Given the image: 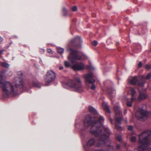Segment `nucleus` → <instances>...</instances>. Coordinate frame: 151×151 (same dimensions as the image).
Instances as JSON below:
<instances>
[{"instance_id":"nucleus-31","label":"nucleus","mask_w":151,"mask_h":151,"mask_svg":"<svg viewBox=\"0 0 151 151\" xmlns=\"http://www.w3.org/2000/svg\"><path fill=\"white\" fill-rule=\"evenodd\" d=\"M77 6H75L73 7L72 8V10L73 11H75L77 10Z\"/></svg>"},{"instance_id":"nucleus-8","label":"nucleus","mask_w":151,"mask_h":151,"mask_svg":"<svg viewBox=\"0 0 151 151\" xmlns=\"http://www.w3.org/2000/svg\"><path fill=\"white\" fill-rule=\"evenodd\" d=\"M69 50L70 51V52L68 58L72 63H74L81 59V57L78 54V51L73 50L72 48H70Z\"/></svg>"},{"instance_id":"nucleus-17","label":"nucleus","mask_w":151,"mask_h":151,"mask_svg":"<svg viewBox=\"0 0 151 151\" xmlns=\"http://www.w3.org/2000/svg\"><path fill=\"white\" fill-rule=\"evenodd\" d=\"M129 91L131 93V95L132 96V100H134L136 99V97L135 96V94L136 92L135 89L133 88H130L129 89Z\"/></svg>"},{"instance_id":"nucleus-22","label":"nucleus","mask_w":151,"mask_h":151,"mask_svg":"<svg viewBox=\"0 0 151 151\" xmlns=\"http://www.w3.org/2000/svg\"><path fill=\"white\" fill-rule=\"evenodd\" d=\"M64 64L66 68H68L70 66V63L68 61H65Z\"/></svg>"},{"instance_id":"nucleus-36","label":"nucleus","mask_w":151,"mask_h":151,"mask_svg":"<svg viewBox=\"0 0 151 151\" xmlns=\"http://www.w3.org/2000/svg\"><path fill=\"white\" fill-rule=\"evenodd\" d=\"M4 51V50H2L0 51V57H1V55L3 54V52Z\"/></svg>"},{"instance_id":"nucleus-28","label":"nucleus","mask_w":151,"mask_h":151,"mask_svg":"<svg viewBox=\"0 0 151 151\" xmlns=\"http://www.w3.org/2000/svg\"><path fill=\"white\" fill-rule=\"evenodd\" d=\"M145 68L147 69H150L151 68V65L148 64H147L145 66Z\"/></svg>"},{"instance_id":"nucleus-24","label":"nucleus","mask_w":151,"mask_h":151,"mask_svg":"<svg viewBox=\"0 0 151 151\" xmlns=\"http://www.w3.org/2000/svg\"><path fill=\"white\" fill-rule=\"evenodd\" d=\"M116 138L120 142L122 139V136L120 135H117L116 136Z\"/></svg>"},{"instance_id":"nucleus-25","label":"nucleus","mask_w":151,"mask_h":151,"mask_svg":"<svg viewBox=\"0 0 151 151\" xmlns=\"http://www.w3.org/2000/svg\"><path fill=\"white\" fill-rule=\"evenodd\" d=\"M131 140L132 142H134L136 141V138L135 137L132 136L131 138Z\"/></svg>"},{"instance_id":"nucleus-33","label":"nucleus","mask_w":151,"mask_h":151,"mask_svg":"<svg viewBox=\"0 0 151 151\" xmlns=\"http://www.w3.org/2000/svg\"><path fill=\"white\" fill-rule=\"evenodd\" d=\"M142 63L141 62H140L138 64V66L139 68L141 67L142 65Z\"/></svg>"},{"instance_id":"nucleus-10","label":"nucleus","mask_w":151,"mask_h":151,"mask_svg":"<svg viewBox=\"0 0 151 151\" xmlns=\"http://www.w3.org/2000/svg\"><path fill=\"white\" fill-rule=\"evenodd\" d=\"M151 114L150 112H148L142 109H139L136 112L135 115L137 118L139 119L144 120L147 118Z\"/></svg>"},{"instance_id":"nucleus-32","label":"nucleus","mask_w":151,"mask_h":151,"mask_svg":"<svg viewBox=\"0 0 151 151\" xmlns=\"http://www.w3.org/2000/svg\"><path fill=\"white\" fill-rule=\"evenodd\" d=\"M95 151H108L107 150L103 149H97L95 150Z\"/></svg>"},{"instance_id":"nucleus-23","label":"nucleus","mask_w":151,"mask_h":151,"mask_svg":"<svg viewBox=\"0 0 151 151\" xmlns=\"http://www.w3.org/2000/svg\"><path fill=\"white\" fill-rule=\"evenodd\" d=\"M63 15L64 16H65L67 15L68 13L67 10L65 9L64 7H63Z\"/></svg>"},{"instance_id":"nucleus-15","label":"nucleus","mask_w":151,"mask_h":151,"mask_svg":"<svg viewBox=\"0 0 151 151\" xmlns=\"http://www.w3.org/2000/svg\"><path fill=\"white\" fill-rule=\"evenodd\" d=\"M139 92V95L138 98V100H140L145 99L147 97V95L145 92V89H142L141 91L139 88H138Z\"/></svg>"},{"instance_id":"nucleus-41","label":"nucleus","mask_w":151,"mask_h":151,"mask_svg":"<svg viewBox=\"0 0 151 151\" xmlns=\"http://www.w3.org/2000/svg\"><path fill=\"white\" fill-rule=\"evenodd\" d=\"M42 51L43 52H44L45 50H44V49H42Z\"/></svg>"},{"instance_id":"nucleus-11","label":"nucleus","mask_w":151,"mask_h":151,"mask_svg":"<svg viewBox=\"0 0 151 151\" xmlns=\"http://www.w3.org/2000/svg\"><path fill=\"white\" fill-rule=\"evenodd\" d=\"M56 74L53 71L50 70L47 73V76L45 78V82L47 83H49L52 81L55 78Z\"/></svg>"},{"instance_id":"nucleus-1","label":"nucleus","mask_w":151,"mask_h":151,"mask_svg":"<svg viewBox=\"0 0 151 151\" xmlns=\"http://www.w3.org/2000/svg\"><path fill=\"white\" fill-rule=\"evenodd\" d=\"M6 71H2L0 74V78L2 79ZM23 73L21 71L17 72V76L15 78L13 82L9 81L3 82L0 81V88L2 89L3 93L8 96L12 94L13 95L17 93L18 88H21L24 87L23 80L22 76Z\"/></svg>"},{"instance_id":"nucleus-30","label":"nucleus","mask_w":151,"mask_h":151,"mask_svg":"<svg viewBox=\"0 0 151 151\" xmlns=\"http://www.w3.org/2000/svg\"><path fill=\"white\" fill-rule=\"evenodd\" d=\"M47 52L50 54H52V50L50 49H47Z\"/></svg>"},{"instance_id":"nucleus-13","label":"nucleus","mask_w":151,"mask_h":151,"mask_svg":"<svg viewBox=\"0 0 151 151\" xmlns=\"http://www.w3.org/2000/svg\"><path fill=\"white\" fill-rule=\"evenodd\" d=\"M100 103H102V106L103 107L104 109L107 112L110 113L111 112L109 109V106L104 101V98L102 96L99 99V101Z\"/></svg>"},{"instance_id":"nucleus-20","label":"nucleus","mask_w":151,"mask_h":151,"mask_svg":"<svg viewBox=\"0 0 151 151\" xmlns=\"http://www.w3.org/2000/svg\"><path fill=\"white\" fill-rule=\"evenodd\" d=\"M1 64L2 66L6 68H9V65L8 63L4 62H1Z\"/></svg>"},{"instance_id":"nucleus-7","label":"nucleus","mask_w":151,"mask_h":151,"mask_svg":"<svg viewBox=\"0 0 151 151\" xmlns=\"http://www.w3.org/2000/svg\"><path fill=\"white\" fill-rule=\"evenodd\" d=\"M93 75L92 73H89L84 75L86 84L88 89L94 91L96 86L95 84V80L93 78Z\"/></svg>"},{"instance_id":"nucleus-35","label":"nucleus","mask_w":151,"mask_h":151,"mask_svg":"<svg viewBox=\"0 0 151 151\" xmlns=\"http://www.w3.org/2000/svg\"><path fill=\"white\" fill-rule=\"evenodd\" d=\"M110 121L112 124H113L114 123L112 119L111 118H110Z\"/></svg>"},{"instance_id":"nucleus-26","label":"nucleus","mask_w":151,"mask_h":151,"mask_svg":"<svg viewBox=\"0 0 151 151\" xmlns=\"http://www.w3.org/2000/svg\"><path fill=\"white\" fill-rule=\"evenodd\" d=\"M133 100L132 101L131 99V101H128L127 102V105L129 107H131L132 106V102Z\"/></svg>"},{"instance_id":"nucleus-19","label":"nucleus","mask_w":151,"mask_h":151,"mask_svg":"<svg viewBox=\"0 0 151 151\" xmlns=\"http://www.w3.org/2000/svg\"><path fill=\"white\" fill-rule=\"evenodd\" d=\"M82 39L81 37L79 36H76L73 40H72V42H74L76 41H81Z\"/></svg>"},{"instance_id":"nucleus-44","label":"nucleus","mask_w":151,"mask_h":151,"mask_svg":"<svg viewBox=\"0 0 151 151\" xmlns=\"http://www.w3.org/2000/svg\"><path fill=\"white\" fill-rule=\"evenodd\" d=\"M87 58V57L86 56V57L85 58V59H86Z\"/></svg>"},{"instance_id":"nucleus-14","label":"nucleus","mask_w":151,"mask_h":151,"mask_svg":"<svg viewBox=\"0 0 151 151\" xmlns=\"http://www.w3.org/2000/svg\"><path fill=\"white\" fill-rule=\"evenodd\" d=\"M107 92L109 98H113L115 96L116 91L112 86H111V88H108Z\"/></svg>"},{"instance_id":"nucleus-2","label":"nucleus","mask_w":151,"mask_h":151,"mask_svg":"<svg viewBox=\"0 0 151 151\" xmlns=\"http://www.w3.org/2000/svg\"><path fill=\"white\" fill-rule=\"evenodd\" d=\"M96 130V132L98 134L97 136L91 133L96 137H99L98 141L96 142V138L94 137L91 138L87 143V146H91L95 145L97 147H100L104 144L109 147L110 151H114V148L109 145L111 143V140L109 138V136L111 134L109 129L107 127H100Z\"/></svg>"},{"instance_id":"nucleus-4","label":"nucleus","mask_w":151,"mask_h":151,"mask_svg":"<svg viewBox=\"0 0 151 151\" xmlns=\"http://www.w3.org/2000/svg\"><path fill=\"white\" fill-rule=\"evenodd\" d=\"M139 145L137 147L140 151H151V130H146L139 135Z\"/></svg>"},{"instance_id":"nucleus-3","label":"nucleus","mask_w":151,"mask_h":151,"mask_svg":"<svg viewBox=\"0 0 151 151\" xmlns=\"http://www.w3.org/2000/svg\"><path fill=\"white\" fill-rule=\"evenodd\" d=\"M88 109L89 112L95 115V116L92 118L90 115L86 116L84 121L85 128L81 129V131L85 130L91 124V132L95 135L97 136L98 134L96 132V130L99 127H103L105 119L103 116L99 114L96 109L93 106H89Z\"/></svg>"},{"instance_id":"nucleus-46","label":"nucleus","mask_w":151,"mask_h":151,"mask_svg":"<svg viewBox=\"0 0 151 151\" xmlns=\"http://www.w3.org/2000/svg\"><path fill=\"white\" fill-rule=\"evenodd\" d=\"M104 85H105V82H104Z\"/></svg>"},{"instance_id":"nucleus-6","label":"nucleus","mask_w":151,"mask_h":151,"mask_svg":"<svg viewBox=\"0 0 151 151\" xmlns=\"http://www.w3.org/2000/svg\"><path fill=\"white\" fill-rule=\"evenodd\" d=\"M115 112L114 117L115 119L116 122L114 123L115 128L118 130H122V127L117 123L120 124L122 123V121L123 119L122 113L120 107L118 106H116L114 107Z\"/></svg>"},{"instance_id":"nucleus-16","label":"nucleus","mask_w":151,"mask_h":151,"mask_svg":"<svg viewBox=\"0 0 151 151\" xmlns=\"http://www.w3.org/2000/svg\"><path fill=\"white\" fill-rule=\"evenodd\" d=\"M139 82H140L141 83H142L141 80H140V81H138L137 76H136L133 77L131 79H129L128 80V83L132 85L137 84L138 86V83Z\"/></svg>"},{"instance_id":"nucleus-39","label":"nucleus","mask_w":151,"mask_h":151,"mask_svg":"<svg viewBox=\"0 0 151 151\" xmlns=\"http://www.w3.org/2000/svg\"><path fill=\"white\" fill-rule=\"evenodd\" d=\"M77 124V122L76 121V122L75 123V126L76 127V124Z\"/></svg>"},{"instance_id":"nucleus-29","label":"nucleus","mask_w":151,"mask_h":151,"mask_svg":"<svg viewBox=\"0 0 151 151\" xmlns=\"http://www.w3.org/2000/svg\"><path fill=\"white\" fill-rule=\"evenodd\" d=\"M98 42L96 41H94L92 43V45L94 46H96L98 44Z\"/></svg>"},{"instance_id":"nucleus-43","label":"nucleus","mask_w":151,"mask_h":151,"mask_svg":"<svg viewBox=\"0 0 151 151\" xmlns=\"http://www.w3.org/2000/svg\"><path fill=\"white\" fill-rule=\"evenodd\" d=\"M63 87H64V88H66V87H65V86L64 85H63Z\"/></svg>"},{"instance_id":"nucleus-47","label":"nucleus","mask_w":151,"mask_h":151,"mask_svg":"<svg viewBox=\"0 0 151 151\" xmlns=\"http://www.w3.org/2000/svg\"><path fill=\"white\" fill-rule=\"evenodd\" d=\"M80 132L81 133V135H82V133H81V132Z\"/></svg>"},{"instance_id":"nucleus-12","label":"nucleus","mask_w":151,"mask_h":151,"mask_svg":"<svg viewBox=\"0 0 151 151\" xmlns=\"http://www.w3.org/2000/svg\"><path fill=\"white\" fill-rule=\"evenodd\" d=\"M151 77V74L150 73L148 74L146 77L143 75L140 76L139 77V79L141 80L142 83H141L140 82H139L138 83V86L140 87H143L144 84L146 82V80L150 78Z\"/></svg>"},{"instance_id":"nucleus-38","label":"nucleus","mask_w":151,"mask_h":151,"mask_svg":"<svg viewBox=\"0 0 151 151\" xmlns=\"http://www.w3.org/2000/svg\"><path fill=\"white\" fill-rule=\"evenodd\" d=\"M3 41V38L0 36V42H2Z\"/></svg>"},{"instance_id":"nucleus-42","label":"nucleus","mask_w":151,"mask_h":151,"mask_svg":"<svg viewBox=\"0 0 151 151\" xmlns=\"http://www.w3.org/2000/svg\"><path fill=\"white\" fill-rule=\"evenodd\" d=\"M126 145H127V144H126V143H125V144H124V145L125 147H126Z\"/></svg>"},{"instance_id":"nucleus-34","label":"nucleus","mask_w":151,"mask_h":151,"mask_svg":"<svg viewBox=\"0 0 151 151\" xmlns=\"http://www.w3.org/2000/svg\"><path fill=\"white\" fill-rule=\"evenodd\" d=\"M116 148L118 150H119L120 148V144H118L117 145Z\"/></svg>"},{"instance_id":"nucleus-45","label":"nucleus","mask_w":151,"mask_h":151,"mask_svg":"<svg viewBox=\"0 0 151 151\" xmlns=\"http://www.w3.org/2000/svg\"><path fill=\"white\" fill-rule=\"evenodd\" d=\"M14 37H15V38H17V37L16 36H15Z\"/></svg>"},{"instance_id":"nucleus-40","label":"nucleus","mask_w":151,"mask_h":151,"mask_svg":"<svg viewBox=\"0 0 151 151\" xmlns=\"http://www.w3.org/2000/svg\"><path fill=\"white\" fill-rule=\"evenodd\" d=\"M127 113V111H126V110H125V111H124V114H126V113Z\"/></svg>"},{"instance_id":"nucleus-21","label":"nucleus","mask_w":151,"mask_h":151,"mask_svg":"<svg viewBox=\"0 0 151 151\" xmlns=\"http://www.w3.org/2000/svg\"><path fill=\"white\" fill-rule=\"evenodd\" d=\"M57 50L58 52L60 54L64 52V49L60 47H57Z\"/></svg>"},{"instance_id":"nucleus-18","label":"nucleus","mask_w":151,"mask_h":151,"mask_svg":"<svg viewBox=\"0 0 151 151\" xmlns=\"http://www.w3.org/2000/svg\"><path fill=\"white\" fill-rule=\"evenodd\" d=\"M32 86L33 87L40 88V86L38 82L37 81H33L32 83Z\"/></svg>"},{"instance_id":"nucleus-37","label":"nucleus","mask_w":151,"mask_h":151,"mask_svg":"<svg viewBox=\"0 0 151 151\" xmlns=\"http://www.w3.org/2000/svg\"><path fill=\"white\" fill-rule=\"evenodd\" d=\"M63 69V67L62 66H60L59 67V69L60 70H62Z\"/></svg>"},{"instance_id":"nucleus-5","label":"nucleus","mask_w":151,"mask_h":151,"mask_svg":"<svg viewBox=\"0 0 151 151\" xmlns=\"http://www.w3.org/2000/svg\"><path fill=\"white\" fill-rule=\"evenodd\" d=\"M66 84L69 87L73 88L75 91L78 92H82L84 91L81 79L78 76H75L74 81L70 80Z\"/></svg>"},{"instance_id":"nucleus-9","label":"nucleus","mask_w":151,"mask_h":151,"mask_svg":"<svg viewBox=\"0 0 151 151\" xmlns=\"http://www.w3.org/2000/svg\"><path fill=\"white\" fill-rule=\"evenodd\" d=\"M85 67L89 70H93L95 69L91 64L90 66H86L83 63L81 62L76 64L72 66V68L74 70L77 71L83 70Z\"/></svg>"},{"instance_id":"nucleus-27","label":"nucleus","mask_w":151,"mask_h":151,"mask_svg":"<svg viewBox=\"0 0 151 151\" xmlns=\"http://www.w3.org/2000/svg\"><path fill=\"white\" fill-rule=\"evenodd\" d=\"M128 129L129 130L132 131L133 129V127L132 125H130L128 126Z\"/></svg>"}]
</instances>
